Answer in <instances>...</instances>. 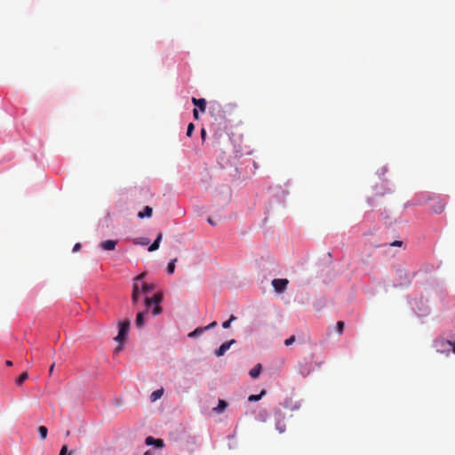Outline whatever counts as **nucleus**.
<instances>
[{"mask_svg": "<svg viewBox=\"0 0 455 455\" xmlns=\"http://www.w3.org/2000/svg\"><path fill=\"white\" fill-rule=\"evenodd\" d=\"M162 300L163 293L161 292L154 294L151 298L146 297L144 301L146 306V312L149 310L151 305H155L152 313L154 315H159L162 312V307L159 306Z\"/></svg>", "mask_w": 455, "mask_h": 455, "instance_id": "f257e3e1", "label": "nucleus"}, {"mask_svg": "<svg viewBox=\"0 0 455 455\" xmlns=\"http://www.w3.org/2000/svg\"><path fill=\"white\" fill-rule=\"evenodd\" d=\"M435 347L438 353L448 355L451 351L455 354V341L437 339L435 341Z\"/></svg>", "mask_w": 455, "mask_h": 455, "instance_id": "f03ea898", "label": "nucleus"}, {"mask_svg": "<svg viewBox=\"0 0 455 455\" xmlns=\"http://www.w3.org/2000/svg\"><path fill=\"white\" fill-rule=\"evenodd\" d=\"M130 327V321L125 320L119 324V332L118 335L115 338L116 340L122 342L124 339H125L128 331Z\"/></svg>", "mask_w": 455, "mask_h": 455, "instance_id": "7ed1b4c3", "label": "nucleus"}, {"mask_svg": "<svg viewBox=\"0 0 455 455\" xmlns=\"http://www.w3.org/2000/svg\"><path fill=\"white\" fill-rule=\"evenodd\" d=\"M288 283L289 281L285 278H276L272 281V285L277 293H283L286 290Z\"/></svg>", "mask_w": 455, "mask_h": 455, "instance_id": "20e7f679", "label": "nucleus"}, {"mask_svg": "<svg viewBox=\"0 0 455 455\" xmlns=\"http://www.w3.org/2000/svg\"><path fill=\"white\" fill-rule=\"evenodd\" d=\"M298 370L302 377H307V375H309L311 371V364L307 361L299 362L298 365Z\"/></svg>", "mask_w": 455, "mask_h": 455, "instance_id": "39448f33", "label": "nucleus"}, {"mask_svg": "<svg viewBox=\"0 0 455 455\" xmlns=\"http://www.w3.org/2000/svg\"><path fill=\"white\" fill-rule=\"evenodd\" d=\"M235 342V339H231L230 341H227L221 344L220 347L215 351L216 356L220 357L224 355L225 353L230 348V346Z\"/></svg>", "mask_w": 455, "mask_h": 455, "instance_id": "423d86ee", "label": "nucleus"}, {"mask_svg": "<svg viewBox=\"0 0 455 455\" xmlns=\"http://www.w3.org/2000/svg\"><path fill=\"white\" fill-rule=\"evenodd\" d=\"M444 208L445 203L442 200H439L431 206V211L435 214H440L444 211Z\"/></svg>", "mask_w": 455, "mask_h": 455, "instance_id": "0eeeda50", "label": "nucleus"}, {"mask_svg": "<svg viewBox=\"0 0 455 455\" xmlns=\"http://www.w3.org/2000/svg\"><path fill=\"white\" fill-rule=\"evenodd\" d=\"M192 103L196 106L201 112H204L206 109V100L205 99H196L195 97L191 100Z\"/></svg>", "mask_w": 455, "mask_h": 455, "instance_id": "6e6552de", "label": "nucleus"}, {"mask_svg": "<svg viewBox=\"0 0 455 455\" xmlns=\"http://www.w3.org/2000/svg\"><path fill=\"white\" fill-rule=\"evenodd\" d=\"M116 244H117L116 240H106L100 243V247L106 251H112L116 248Z\"/></svg>", "mask_w": 455, "mask_h": 455, "instance_id": "1a4fd4ad", "label": "nucleus"}, {"mask_svg": "<svg viewBox=\"0 0 455 455\" xmlns=\"http://www.w3.org/2000/svg\"><path fill=\"white\" fill-rule=\"evenodd\" d=\"M146 444L151 445L154 444L158 448H162L164 446V441L162 439H155L152 436H148L146 438Z\"/></svg>", "mask_w": 455, "mask_h": 455, "instance_id": "9d476101", "label": "nucleus"}, {"mask_svg": "<svg viewBox=\"0 0 455 455\" xmlns=\"http://www.w3.org/2000/svg\"><path fill=\"white\" fill-rule=\"evenodd\" d=\"M163 238V234L159 233L156 238V240L149 245L148 251H155L159 248L160 243Z\"/></svg>", "mask_w": 455, "mask_h": 455, "instance_id": "9b49d317", "label": "nucleus"}, {"mask_svg": "<svg viewBox=\"0 0 455 455\" xmlns=\"http://www.w3.org/2000/svg\"><path fill=\"white\" fill-rule=\"evenodd\" d=\"M146 311L145 312H139L136 315V320H135V324H136V327L140 329L144 326V315H145Z\"/></svg>", "mask_w": 455, "mask_h": 455, "instance_id": "f8f14e48", "label": "nucleus"}, {"mask_svg": "<svg viewBox=\"0 0 455 455\" xmlns=\"http://www.w3.org/2000/svg\"><path fill=\"white\" fill-rule=\"evenodd\" d=\"M152 213H153L152 208L149 207V206H146L144 208L143 212H140L138 213V217L140 218V219H143L145 217L150 218L152 216Z\"/></svg>", "mask_w": 455, "mask_h": 455, "instance_id": "ddd939ff", "label": "nucleus"}, {"mask_svg": "<svg viewBox=\"0 0 455 455\" xmlns=\"http://www.w3.org/2000/svg\"><path fill=\"white\" fill-rule=\"evenodd\" d=\"M260 371H261V364L260 363H258L254 368H252L250 372H249V375L252 378V379H256L259 376L260 374Z\"/></svg>", "mask_w": 455, "mask_h": 455, "instance_id": "4468645a", "label": "nucleus"}, {"mask_svg": "<svg viewBox=\"0 0 455 455\" xmlns=\"http://www.w3.org/2000/svg\"><path fill=\"white\" fill-rule=\"evenodd\" d=\"M164 394V389L163 388H160V389H157V390H155L151 395H150V398H151V401L152 402H155L158 399H160L162 397Z\"/></svg>", "mask_w": 455, "mask_h": 455, "instance_id": "2eb2a0df", "label": "nucleus"}, {"mask_svg": "<svg viewBox=\"0 0 455 455\" xmlns=\"http://www.w3.org/2000/svg\"><path fill=\"white\" fill-rule=\"evenodd\" d=\"M154 290H155L154 283H144L141 286V292H143V293H148Z\"/></svg>", "mask_w": 455, "mask_h": 455, "instance_id": "dca6fc26", "label": "nucleus"}, {"mask_svg": "<svg viewBox=\"0 0 455 455\" xmlns=\"http://www.w3.org/2000/svg\"><path fill=\"white\" fill-rule=\"evenodd\" d=\"M266 394V390H261L260 394L259 395H251L248 397V401L250 402H257L261 399V397Z\"/></svg>", "mask_w": 455, "mask_h": 455, "instance_id": "f3484780", "label": "nucleus"}, {"mask_svg": "<svg viewBox=\"0 0 455 455\" xmlns=\"http://www.w3.org/2000/svg\"><path fill=\"white\" fill-rule=\"evenodd\" d=\"M228 406V403L224 400H219V404L213 410L219 413L222 412Z\"/></svg>", "mask_w": 455, "mask_h": 455, "instance_id": "a211bd4d", "label": "nucleus"}, {"mask_svg": "<svg viewBox=\"0 0 455 455\" xmlns=\"http://www.w3.org/2000/svg\"><path fill=\"white\" fill-rule=\"evenodd\" d=\"M176 261H177V259H173L168 263L167 273L169 275H172L174 273Z\"/></svg>", "mask_w": 455, "mask_h": 455, "instance_id": "6ab92c4d", "label": "nucleus"}, {"mask_svg": "<svg viewBox=\"0 0 455 455\" xmlns=\"http://www.w3.org/2000/svg\"><path fill=\"white\" fill-rule=\"evenodd\" d=\"M28 379V373L27 371L22 372L20 377L16 379V384L20 386L23 382Z\"/></svg>", "mask_w": 455, "mask_h": 455, "instance_id": "aec40b11", "label": "nucleus"}, {"mask_svg": "<svg viewBox=\"0 0 455 455\" xmlns=\"http://www.w3.org/2000/svg\"><path fill=\"white\" fill-rule=\"evenodd\" d=\"M204 331V329L202 328V327H198L196 328L195 331H191L188 333V337L189 338H195V337H197L199 335H201L203 332Z\"/></svg>", "mask_w": 455, "mask_h": 455, "instance_id": "412c9836", "label": "nucleus"}, {"mask_svg": "<svg viewBox=\"0 0 455 455\" xmlns=\"http://www.w3.org/2000/svg\"><path fill=\"white\" fill-rule=\"evenodd\" d=\"M39 435L42 440H44L47 436L48 429L44 426H41L38 428Z\"/></svg>", "mask_w": 455, "mask_h": 455, "instance_id": "4be33fe9", "label": "nucleus"}, {"mask_svg": "<svg viewBox=\"0 0 455 455\" xmlns=\"http://www.w3.org/2000/svg\"><path fill=\"white\" fill-rule=\"evenodd\" d=\"M275 428L280 434H283L286 430V426L283 421H278L275 424Z\"/></svg>", "mask_w": 455, "mask_h": 455, "instance_id": "5701e85b", "label": "nucleus"}, {"mask_svg": "<svg viewBox=\"0 0 455 455\" xmlns=\"http://www.w3.org/2000/svg\"><path fill=\"white\" fill-rule=\"evenodd\" d=\"M235 320H236V316H235L234 315H232L230 316V318H229L228 321H225V322L222 323V327H223L224 329H228V328H229V327H230V323H231L233 321H235Z\"/></svg>", "mask_w": 455, "mask_h": 455, "instance_id": "b1692460", "label": "nucleus"}, {"mask_svg": "<svg viewBox=\"0 0 455 455\" xmlns=\"http://www.w3.org/2000/svg\"><path fill=\"white\" fill-rule=\"evenodd\" d=\"M344 327H345V323L344 322L342 321H339L337 322V324H336V329H337V332L339 334H342L343 331H344Z\"/></svg>", "mask_w": 455, "mask_h": 455, "instance_id": "393cba45", "label": "nucleus"}, {"mask_svg": "<svg viewBox=\"0 0 455 455\" xmlns=\"http://www.w3.org/2000/svg\"><path fill=\"white\" fill-rule=\"evenodd\" d=\"M194 130H195L194 124L193 123L188 124V128H187V136L191 137Z\"/></svg>", "mask_w": 455, "mask_h": 455, "instance_id": "a878e982", "label": "nucleus"}, {"mask_svg": "<svg viewBox=\"0 0 455 455\" xmlns=\"http://www.w3.org/2000/svg\"><path fill=\"white\" fill-rule=\"evenodd\" d=\"M296 340V337L294 335L291 336L289 339H285L284 344L285 346H291L293 344Z\"/></svg>", "mask_w": 455, "mask_h": 455, "instance_id": "bb28decb", "label": "nucleus"}, {"mask_svg": "<svg viewBox=\"0 0 455 455\" xmlns=\"http://www.w3.org/2000/svg\"><path fill=\"white\" fill-rule=\"evenodd\" d=\"M145 276H146V273L143 272V273L138 275L136 277H134L133 282L138 283V282L143 280L145 278Z\"/></svg>", "mask_w": 455, "mask_h": 455, "instance_id": "cd10ccee", "label": "nucleus"}, {"mask_svg": "<svg viewBox=\"0 0 455 455\" xmlns=\"http://www.w3.org/2000/svg\"><path fill=\"white\" fill-rule=\"evenodd\" d=\"M140 289H139V284L137 283H134L133 282V285H132V294H140Z\"/></svg>", "mask_w": 455, "mask_h": 455, "instance_id": "c85d7f7f", "label": "nucleus"}, {"mask_svg": "<svg viewBox=\"0 0 455 455\" xmlns=\"http://www.w3.org/2000/svg\"><path fill=\"white\" fill-rule=\"evenodd\" d=\"M140 294H132V302L133 305H136L139 301Z\"/></svg>", "mask_w": 455, "mask_h": 455, "instance_id": "c756f323", "label": "nucleus"}, {"mask_svg": "<svg viewBox=\"0 0 455 455\" xmlns=\"http://www.w3.org/2000/svg\"><path fill=\"white\" fill-rule=\"evenodd\" d=\"M216 326H217V322L214 321V322L211 323L210 324H208L207 326H205L204 329V331H207V330H211Z\"/></svg>", "mask_w": 455, "mask_h": 455, "instance_id": "7c9ffc66", "label": "nucleus"}, {"mask_svg": "<svg viewBox=\"0 0 455 455\" xmlns=\"http://www.w3.org/2000/svg\"><path fill=\"white\" fill-rule=\"evenodd\" d=\"M139 243L142 245H148L149 243V239L146 238V237H142L140 239Z\"/></svg>", "mask_w": 455, "mask_h": 455, "instance_id": "2f4dec72", "label": "nucleus"}, {"mask_svg": "<svg viewBox=\"0 0 455 455\" xmlns=\"http://www.w3.org/2000/svg\"><path fill=\"white\" fill-rule=\"evenodd\" d=\"M68 452V446L63 445L59 455H66Z\"/></svg>", "mask_w": 455, "mask_h": 455, "instance_id": "473e14b6", "label": "nucleus"}, {"mask_svg": "<svg viewBox=\"0 0 455 455\" xmlns=\"http://www.w3.org/2000/svg\"><path fill=\"white\" fill-rule=\"evenodd\" d=\"M80 249H81V243H77L74 245L72 251H73V252H76V251H80Z\"/></svg>", "mask_w": 455, "mask_h": 455, "instance_id": "72a5a7b5", "label": "nucleus"}, {"mask_svg": "<svg viewBox=\"0 0 455 455\" xmlns=\"http://www.w3.org/2000/svg\"><path fill=\"white\" fill-rule=\"evenodd\" d=\"M193 116H194V118H195V119H198V117H199V114H198V109H197V108H194V110H193Z\"/></svg>", "mask_w": 455, "mask_h": 455, "instance_id": "f704fd0d", "label": "nucleus"}, {"mask_svg": "<svg viewBox=\"0 0 455 455\" xmlns=\"http://www.w3.org/2000/svg\"><path fill=\"white\" fill-rule=\"evenodd\" d=\"M392 246H401L402 245V242L401 241H395L394 243H391Z\"/></svg>", "mask_w": 455, "mask_h": 455, "instance_id": "c9c22d12", "label": "nucleus"}, {"mask_svg": "<svg viewBox=\"0 0 455 455\" xmlns=\"http://www.w3.org/2000/svg\"><path fill=\"white\" fill-rule=\"evenodd\" d=\"M205 136H206V132H205V130L203 128V129L201 130V137H202V139H203V140H204V139H205Z\"/></svg>", "mask_w": 455, "mask_h": 455, "instance_id": "e433bc0d", "label": "nucleus"}, {"mask_svg": "<svg viewBox=\"0 0 455 455\" xmlns=\"http://www.w3.org/2000/svg\"><path fill=\"white\" fill-rule=\"evenodd\" d=\"M143 455H154V453L151 451H147Z\"/></svg>", "mask_w": 455, "mask_h": 455, "instance_id": "4c0bfd02", "label": "nucleus"}, {"mask_svg": "<svg viewBox=\"0 0 455 455\" xmlns=\"http://www.w3.org/2000/svg\"><path fill=\"white\" fill-rule=\"evenodd\" d=\"M5 364H6L7 366H12V361H10V360H7V361L5 362Z\"/></svg>", "mask_w": 455, "mask_h": 455, "instance_id": "58836bf2", "label": "nucleus"}, {"mask_svg": "<svg viewBox=\"0 0 455 455\" xmlns=\"http://www.w3.org/2000/svg\"><path fill=\"white\" fill-rule=\"evenodd\" d=\"M53 367H54V364H52V366L50 367V372H52V371Z\"/></svg>", "mask_w": 455, "mask_h": 455, "instance_id": "ea45409f", "label": "nucleus"}, {"mask_svg": "<svg viewBox=\"0 0 455 455\" xmlns=\"http://www.w3.org/2000/svg\"><path fill=\"white\" fill-rule=\"evenodd\" d=\"M208 222H209L210 224H212V223H213V220H208Z\"/></svg>", "mask_w": 455, "mask_h": 455, "instance_id": "a19ab883", "label": "nucleus"}, {"mask_svg": "<svg viewBox=\"0 0 455 455\" xmlns=\"http://www.w3.org/2000/svg\"><path fill=\"white\" fill-rule=\"evenodd\" d=\"M208 222H209L210 224H212V223H213V220H208Z\"/></svg>", "mask_w": 455, "mask_h": 455, "instance_id": "79ce46f5", "label": "nucleus"}]
</instances>
